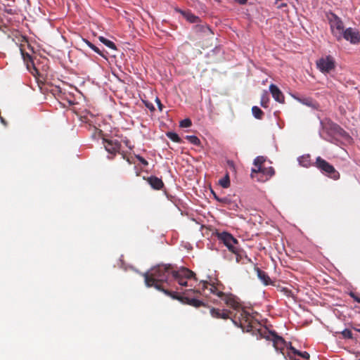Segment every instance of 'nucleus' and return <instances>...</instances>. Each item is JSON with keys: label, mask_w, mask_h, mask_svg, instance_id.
<instances>
[{"label": "nucleus", "mask_w": 360, "mask_h": 360, "mask_svg": "<svg viewBox=\"0 0 360 360\" xmlns=\"http://www.w3.org/2000/svg\"><path fill=\"white\" fill-rule=\"evenodd\" d=\"M200 285H201L198 290L200 291V293L206 297H208L210 295H215L217 297H221L224 295V292L214 284L208 283L207 281H201Z\"/></svg>", "instance_id": "10"}, {"label": "nucleus", "mask_w": 360, "mask_h": 360, "mask_svg": "<svg viewBox=\"0 0 360 360\" xmlns=\"http://www.w3.org/2000/svg\"><path fill=\"white\" fill-rule=\"evenodd\" d=\"M195 274L187 268H181L179 270L174 271L172 281H175L181 286H188V280L195 278Z\"/></svg>", "instance_id": "7"}, {"label": "nucleus", "mask_w": 360, "mask_h": 360, "mask_svg": "<svg viewBox=\"0 0 360 360\" xmlns=\"http://www.w3.org/2000/svg\"><path fill=\"white\" fill-rule=\"evenodd\" d=\"M238 312L240 314L238 316L240 326L243 329L246 328L247 331L252 330L254 328L252 316L244 309H240Z\"/></svg>", "instance_id": "11"}, {"label": "nucleus", "mask_w": 360, "mask_h": 360, "mask_svg": "<svg viewBox=\"0 0 360 360\" xmlns=\"http://www.w3.org/2000/svg\"><path fill=\"white\" fill-rule=\"evenodd\" d=\"M218 239L222 242L230 252L236 255V262L240 263L243 259L240 255V249L238 246V241L231 233L228 232H221L217 233Z\"/></svg>", "instance_id": "2"}, {"label": "nucleus", "mask_w": 360, "mask_h": 360, "mask_svg": "<svg viewBox=\"0 0 360 360\" xmlns=\"http://www.w3.org/2000/svg\"><path fill=\"white\" fill-rule=\"evenodd\" d=\"M192 125V122L189 118L184 119L180 122L181 127H190Z\"/></svg>", "instance_id": "32"}, {"label": "nucleus", "mask_w": 360, "mask_h": 360, "mask_svg": "<svg viewBox=\"0 0 360 360\" xmlns=\"http://www.w3.org/2000/svg\"><path fill=\"white\" fill-rule=\"evenodd\" d=\"M283 291L284 292V293L287 295V296H292V291L288 288H284L283 289Z\"/></svg>", "instance_id": "37"}, {"label": "nucleus", "mask_w": 360, "mask_h": 360, "mask_svg": "<svg viewBox=\"0 0 360 360\" xmlns=\"http://www.w3.org/2000/svg\"><path fill=\"white\" fill-rule=\"evenodd\" d=\"M127 161L129 162V163H131L130 160L129 158H126Z\"/></svg>", "instance_id": "44"}, {"label": "nucleus", "mask_w": 360, "mask_h": 360, "mask_svg": "<svg viewBox=\"0 0 360 360\" xmlns=\"http://www.w3.org/2000/svg\"><path fill=\"white\" fill-rule=\"evenodd\" d=\"M342 39H345L354 44H358L360 41V33L355 29L349 27L344 30Z\"/></svg>", "instance_id": "13"}, {"label": "nucleus", "mask_w": 360, "mask_h": 360, "mask_svg": "<svg viewBox=\"0 0 360 360\" xmlns=\"http://www.w3.org/2000/svg\"><path fill=\"white\" fill-rule=\"evenodd\" d=\"M297 356H300L301 357H302L303 359H309V357H310V355L308 352H299Z\"/></svg>", "instance_id": "35"}, {"label": "nucleus", "mask_w": 360, "mask_h": 360, "mask_svg": "<svg viewBox=\"0 0 360 360\" xmlns=\"http://www.w3.org/2000/svg\"><path fill=\"white\" fill-rule=\"evenodd\" d=\"M84 42L87 44V46L91 48L93 51H94L96 53L99 54L103 58H106L105 56L101 52L98 47H96L94 44H93L89 41L84 39Z\"/></svg>", "instance_id": "24"}, {"label": "nucleus", "mask_w": 360, "mask_h": 360, "mask_svg": "<svg viewBox=\"0 0 360 360\" xmlns=\"http://www.w3.org/2000/svg\"><path fill=\"white\" fill-rule=\"evenodd\" d=\"M225 304L233 309L234 310L238 311L240 309V304L236 300L232 295H227L224 293L223 296L220 297Z\"/></svg>", "instance_id": "15"}, {"label": "nucleus", "mask_w": 360, "mask_h": 360, "mask_svg": "<svg viewBox=\"0 0 360 360\" xmlns=\"http://www.w3.org/2000/svg\"><path fill=\"white\" fill-rule=\"evenodd\" d=\"M269 91L272 95V97L278 103H283L285 97L281 91L275 84H271L269 86Z\"/></svg>", "instance_id": "16"}, {"label": "nucleus", "mask_w": 360, "mask_h": 360, "mask_svg": "<svg viewBox=\"0 0 360 360\" xmlns=\"http://www.w3.org/2000/svg\"><path fill=\"white\" fill-rule=\"evenodd\" d=\"M261 338L273 342V346L277 352L284 355V349L288 347V343L281 336H279L274 331H269L266 328L257 330Z\"/></svg>", "instance_id": "3"}, {"label": "nucleus", "mask_w": 360, "mask_h": 360, "mask_svg": "<svg viewBox=\"0 0 360 360\" xmlns=\"http://www.w3.org/2000/svg\"><path fill=\"white\" fill-rule=\"evenodd\" d=\"M268 102H269V97H268L267 92H264L261 98V105L264 108H267Z\"/></svg>", "instance_id": "30"}, {"label": "nucleus", "mask_w": 360, "mask_h": 360, "mask_svg": "<svg viewBox=\"0 0 360 360\" xmlns=\"http://www.w3.org/2000/svg\"><path fill=\"white\" fill-rule=\"evenodd\" d=\"M103 141L105 148L108 153L111 154H116L117 152H119L121 144L120 141L112 137L109 139L103 138Z\"/></svg>", "instance_id": "12"}, {"label": "nucleus", "mask_w": 360, "mask_h": 360, "mask_svg": "<svg viewBox=\"0 0 360 360\" xmlns=\"http://www.w3.org/2000/svg\"><path fill=\"white\" fill-rule=\"evenodd\" d=\"M314 165L322 173L330 179L338 180L340 177V173L335 169V167L321 157L316 158Z\"/></svg>", "instance_id": "5"}, {"label": "nucleus", "mask_w": 360, "mask_h": 360, "mask_svg": "<svg viewBox=\"0 0 360 360\" xmlns=\"http://www.w3.org/2000/svg\"><path fill=\"white\" fill-rule=\"evenodd\" d=\"M212 317L214 319H222L226 320L231 319L232 312L228 309H220L218 308L211 307L210 309Z\"/></svg>", "instance_id": "14"}, {"label": "nucleus", "mask_w": 360, "mask_h": 360, "mask_svg": "<svg viewBox=\"0 0 360 360\" xmlns=\"http://www.w3.org/2000/svg\"><path fill=\"white\" fill-rule=\"evenodd\" d=\"M146 181L155 190H160L164 187V183L162 179L155 176H150L148 177Z\"/></svg>", "instance_id": "17"}, {"label": "nucleus", "mask_w": 360, "mask_h": 360, "mask_svg": "<svg viewBox=\"0 0 360 360\" xmlns=\"http://www.w3.org/2000/svg\"><path fill=\"white\" fill-rule=\"evenodd\" d=\"M205 30H206L207 31L211 32V30L209 27H204Z\"/></svg>", "instance_id": "43"}, {"label": "nucleus", "mask_w": 360, "mask_h": 360, "mask_svg": "<svg viewBox=\"0 0 360 360\" xmlns=\"http://www.w3.org/2000/svg\"><path fill=\"white\" fill-rule=\"evenodd\" d=\"M359 360H360V359Z\"/></svg>", "instance_id": "48"}, {"label": "nucleus", "mask_w": 360, "mask_h": 360, "mask_svg": "<svg viewBox=\"0 0 360 360\" xmlns=\"http://www.w3.org/2000/svg\"><path fill=\"white\" fill-rule=\"evenodd\" d=\"M186 139L195 146H199L200 144V139L195 136H186Z\"/></svg>", "instance_id": "28"}, {"label": "nucleus", "mask_w": 360, "mask_h": 360, "mask_svg": "<svg viewBox=\"0 0 360 360\" xmlns=\"http://www.w3.org/2000/svg\"><path fill=\"white\" fill-rule=\"evenodd\" d=\"M307 105H311V103H312V101H308L307 102L305 103Z\"/></svg>", "instance_id": "42"}, {"label": "nucleus", "mask_w": 360, "mask_h": 360, "mask_svg": "<svg viewBox=\"0 0 360 360\" xmlns=\"http://www.w3.org/2000/svg\"><path fill=\"white\" fill-rule=\"evenodd\" d=\"M292 353L293 355H297L299 353V350L296 349L295 347H293L291 345V342L288 343V347Z\"/></svg>", "instance_id": "33"}, {"label": "nucleus", "mask_w": 360, "mask_h": 360, "mask_svg": "<svg viewBox=\"0 0 360 360\" xmlns=\"http://www.w3.org/2000/svg\"><path fill=\"white\" fill-rule=\"evenodd\" d=\"M349 295L358 303H360V298L354 292H350Z\"/></svg>", "instance_id": "36"}, {"label": "nucleus", "mask_w": 360, "mask_h": 360, "mask_svg": "<svg viewBox=\"0 0 360 360\" xmlns=\"http://www.w3.org/2000/svg\"><path fill=\"white\" fill-rule=\"evenodd\" d=\"M136 158L138 159V160L144 166H146L148 165V162L146 160H145L143 157H141L139 155H136Z\"/></svg>", "instance_id": "34"}, {"label": "nucleus", "mask_w": 360, "mask_h": 360, "mask_svg": "<svg viewBox=\"0 0 360 360\" xmlns=\"http://www.w3.org/2000/svg\"><path fill=\"white\" fill-rule=\"evenodd\" d=\"M151 110H155L154 107L153 106H151V108H150Z\"/></svg>", "instance_id": "45"}, {"label": "nucleus", "mask_w": 360, "mask_h": 360, "mask_svg": "<svg viewBox=\"0 0 360 360\" xmlns=\"http://www.w3.org/2000/svg\"><path fill=\"white\" fill-rule=\"evenodd\" d=\"M328 20L329 21L333 35L338 41L342 40L343 32L345 30L342 20L337 15L333 13L328 15Z\"/></svg>", "instance_id": "6"}, {"label": "nucleus", "mask_w": 360, "mask_h": 360, "mask_svg": "<svg viewBox=\"0 0 360 360\" xmlns=\"http://www.w3.org/2000/svg\"><path fill=\"white\" fill-rule=\"evenodd\" d=\"M155 101H156L157 104H158V108L160 109V110H162V108H163V105H162V104L161 103L160 100L158 98H156Z\"/></svg>", "instance_id": "38"}, {"label": "nucleus", "mask_w": 360, "mask_h": 360, "mask_svg": "<svg viewBox=\"0 0 360 360\" xmlns=\"http://www.w3.org/2000/svg\"><path fill=\"white\" fill-rule=\"evenodd\" d=\"M309 155L302 156L299 159L300 164L303 167H309Z\"/></svg>", "instance_id": "29"}, {"label": "nucleus", "mask_w": 360, "mask_h": 360, "mask_svg": "<svg viewBox=\"0 0 360 360\" xmlns=\"http://www.w3.org/2000/svg\"><path fill=\"white\" fill-rule=\"evenodd\" d=\"M233 321V323H234L236 325H237L236 321Z\"/></svg>", "instance_id": "47"}, {"label": "nucleus", "mask_w": 360, "mask_h": 360, "mask_svg": "<svg viewBox=\"0 0 360 360\" xmlns=\"http://www.w3.org/2000/svg\"><path fill=\"white\" fill-rule=\"evenodd\" d=\"M341 334L342 335L344 338L347 339H352L353 338V334L352 331L349 329H345L341 332Z\"/></svg>", "instance_id": "31"}, {"label": "nucleus", "mask_w": 360, "mask_h": 360, "mask_svg": "<svg viewBox=\"0 0 360 360\" xmlns=\"http://www.w3.org/2000/svg\"><path fill=\"white\" fill-rule=\"evenodd\" d=\"M330 129L335 134L340 136L342 138L347 139L349 137V134L338 124L331 123L330 124Z\"/></svg>", "instance_id": "18"}, {"label": "nucleus", "mask_w": 360, "mask_h": 360, "mask_svg": "<svg viewBox=\"0 0 360 360\" xmlns=\"http://www.w3.org/2000/svg\"><path fill=\"white\" fill-rule=\"evenodd\" d=\"M235 1L238 2V4L243 5L245 4L248 1V0H234Z\"/></svg>", "instance_id": "39"}, {"label": "nucleus", "mask_w": 360, "mask_h": 360, "mask_svg": "<svg viewBox=\"0 0 360 360\" xmlns=\"http://www.w3.org/2000/svg\"><path fill=\"white\" fill-rule=\"evenodd\" d=\"M317 68L323 74H328L335 69V60L331 56L321 57L316 61Z\"/></svg>", "instance_id": "9"}, {"label": "nucleus", "mask_w": 360, "mask_h": 360, "mask_svg": "<svg viewBox=\"0 0 360 360\" xmlns=\"http://www.w3.org/2000/svg\"><path fill=\"white\" fill-rule=\"evenodd\" d=\"M167 136L174 142L181 143V139L175 132L169 131L167 133Z\"/></svg>", "instance_id": "26"}, {"label": "nucleus", "mask_w": 360, "mask_h": 360, "mask_svg": "<svg viewBox=\"0 0 360 360\" xmlns=\"http://www.w3.org/2000/svg\"><path fill=\"white\" fill-rule=\"evenodd\" d=\"M182 15L190 22L196 23L200 21V18L193 14L191 11H181Z\"/></svg>", "instance_id": "21"}, {"label": "nucleus", "mask_w": 360, "mask_h": 360, "mask_svg": "<svg viewBox=\"0 0 360 360\" xmlns=\"http://www.w3.org/2000/svg\"><path fill=\"white\" fill-rule=\"evenodd\" d=\"M288 356L289 360H299L298 359L295 358L290 353L288 354Z\"/></svg>", "instance_id": "40"}, {"label": "nucleus", "mask_w": 360, "mask_h": 360, "mask_svg": "<svg viewBox=\"0 0 360 360\" xmlns=\"http://www.w3.org/2000/svg\"><path fill=\"white\" fill-rule=\"evenodd\" d=\"M355 330H356V331H358V332H359V333H360V329H356V328H355Z\"/></svg>", "instance_id": "46"}, {"label": "nucleus", "mask_w": 360, "mask_h": 360, "mask_svg": "<svg viewBox=\"0 0 360 360\" xmlns=\"http://www.w3.org/2000/svg\"><path fill=\"white\" fill-rule=\"evenodd\" d=\"M98 39L100 40V41H101L103 44H105L108 48L113 49V50L117 49L115 43L112 42V41L105 38L104 37L101 36L98 37Z\"/></svg>", "instance_id": "22"}, {"label": "nucleus", "mask_w": 360, "mask_h": 360, "mask_svg": "<svg viewBox=\"0 0 360 360\" xmlns=\"http://www.w3.org/2000/svg\"><path fill=\"white\" fill-rule=\"evenodd\" d=\"M212 193H213V195H214V199H215L217 201H218V202H219V200H221V198H220V197L217 196V195H216V193H214L213 191H212Z\"/></svg>", "instance_id": "41"}, {"label": "nucleus", "mask_w": 360, "mask_h": 360, "mask_svg": "<svg viewBox=\"0 0 360 360\" xmlns=\"http://www.w3.org/2000/svg\"><path fill=\"white\" fill-rule=\"evenodd\" d=\"M200 292V291L198 290H195L193 289H188L183 292V295H179L176 292H174L171 297L174 300H179L182 303L187 304L195 308H198L201 306L206 305L202 301L199 300L195 297H190V296L193 294H198Z\"/></svg>", "instance_id": "4"}, {"label": "nucleus", "mask_w": 360, "mask_h": 360, "mask_svg": "<svg viewBox=\"0 0 360 360\" xmlns=\"http://www.w3.org/2000/svg\"><path fill=\"white\" fill-rule=\"evenodd\" d=\"M174 271L171 264H159L144 274L146 285L148 287H154L165 295L172 297L175 292L172 290L174 288L179 290L172 283Z\"/></svg>", "instance_id": "1"}, {"label": "nucleus", "mask_w": 360, "mask_h": 360, "mask_svg": "<svg viewBox=\"0 0 360 360\" xmlns=\"http://www.w3.org/2000/svg\"><path fill=\"white\" fill-rule=\"evenodd\" d=\"M219 202L222 205L227 207L230 210H235L238 207L236 202L232 201L229 197H223L221 200H219Z\"/></svg>", "instance_id": "20"}, {"label": "nucleus", "mask_w": 360, "mask_h": 360, "mask_svg": "<svg viewBox=\"0 0 360 360\" xmlns=\"http://www.w3.org/2000/svg\"><path fill=\"white\" fill-rule=\"evenodd\" d=\"M252 112L254 117L258 120H261L264 115L263 111L257 106H253L252 108Z\"/></svg>", "instance_id": "23"}, {"label": "nucleus", "mask_w": 360, "mask_h": 360, "mask_svg": "<svg viewBox=\"0 0 360 360\" xmlns=\"http://www.w3.org/2000/svg\"><path fill=\"white\" fill-rule=\"evenodd\" d=\"M219 184L223 188H229L230 186V179L229 174H226L224 178L221 179L219 181Z\"/></svg>", "instance_id": "25"}, {"label": "nucleus", "mask_w": 360, "mask_h": 360, "mask_svg": "<svg viewBox=\"0 0 360 360\" xmlns=\"http://www.w3.org/2000/svg\"><path fill=\"white\" fill-rule=\"evenodd\" d=\"M255 271H257L258 278L263 282L264 285H267L271 284V279L265 271L261 270L258 267H255Z\"/></svg>", "instance_id": "19"}, {"label": "nucleus", "mask_w": 360, "mask_h": 360, "mask_svg": "<svg viewBox=\"0 0 360 360\" xmlns=\"http://www.w3.org/2000/svg\"><path fill=\"white\" fill-rule=\"evenodd\" d=\"M274 169L272 167H260L258 169L252 168L251 170V177L257 179L258 181L265 182L274 175Z\"/></svg>", "instance_id": "8"}, {"label": "nucleus", "mask_w": 360, "mask_h": 360, "mask_svg": "<svg viewBox=\"0 0 360 360\" xmlns=\"http://www.w3.org/2000/svg\"><path fill=\"white\" fill-rule=\"evenodd\" d=\"M266 161V158L264 156H258L254 160V165L255 168L258 169V167H263V163Z\"/></svg>", "instance_id": "27"}]
</instances>
